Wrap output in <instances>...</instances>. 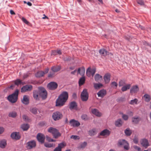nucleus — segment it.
Wrapping results in <instances>:
<instances>
[{
	"instance_id": "nucleus-1",
	"label": "nucleus",
	"mask_w": 151,
	"mask_h": 151,
	"mask_svg": "<svg viewBox=\"0 0 151 151\" xmlns=\"http://www.w3.org/2000/svg\"><path fill=\"white\" fill-rule=\"evenodd\" d=\"M68 93L67 92L64 91L58 97L56 101V106H62L68 100Z\"/></svg>"
},
{
	"instance_id": "nucleus-2",
	"label": "nucleus",
	"mask_w": 151,
	"mask_h": 151,
	"mask_svg": "<svg viewBox=\"0 0 151 151\" xmlns=\"http://www.w3.org/2000/svg\"><path fill=\"white\" fill-rule=\"evenodd\" d=\"M19 91L16 89L12 94L9 95L8 97V100L11 103H15L17 101Z\"/></svg>"
},
{
	"instance_id": "nucleus-3",
	"label": "nucleus",
	"mask_w": 151,
	"mask_h": 151,
	"mask_svg": "<svg viewBox=\"0 0 151 151\" xmlns=\"http://www.w3.org/2000/svg\"><path fill=\"white\" fill-rule=\"evenodd\" d=\"M48 131L52 133L55 138H57L61 136V134L58 130L54 128L50 127L48 129Z\"/></svg>"
},
{
	"instance_id": "nucleus-4",
	"label": "nucleus",
	"mask_w": 151,
	"mask_h": 151,
	"mask_svg": "<svg viewBox=\"0 0 151 151\" xmlns=\"http://www.w3.org/2000/svg\"><path fill=\"white\" fill-rule=\"evenodd\" d=\"M39 93V96H40L43 99H45L47 97V93L46 90L42 87L38 88Z\"/></svg>"
},
{
	"instance_id": "nucleus-5",
	"label": "nucleus",
	"mask_w": 151,
	"mask_h": 151,
	"mask_svg": "<svg viewBox=\"0 0 151 151\" xmlns=\"http://www.w3.org/2000/svg\"><path fill=\"white\" fill-rule=\"evenodd\" d=\"M81 98L83 101H86L88 100V94L87 89H84L83 90L81 93Z\"/></svg>"
},
{
	"instance_id": "nucleus-6",
	"label": "nucleus",
	"mask_w": 151,
	"mask_h": 151,
	"mask_svg": "<svg viewBox=\"0 0 151 151\" xmlns=\"http://www.w3.org/2000/svg\"><path fill=\"white\" fill-rule=\"evenodd\" d=\"M63 115L60 112L56 111L53 114L52 117L54 120L56 121L61 119Z\"/></svg>"
},
{
	"instance_id": "nucleus-7",
	"label": "nucleus",
	"mask_w": 151,
	"mask_h": 151,
	"mask_svg": "<svg viewBox=\"0 0 151 151\" xmlns=\"http://www.w3.org/2000/svg\"><path fill=\"white\" fill-rule=\"evenodd\" d=\"M140 142L142 145L146 148L150 145L148 140L145 138L142 139Z\"/></svg>"
},
{
	"instance_id": "nucleus-8",
	"label": "nucleus",
	"mask_w": 151,
	"mask_h": 151,
	"mask_svg": "<svg viewBox=\"0 0 151 151\" xmlns=\"http://www.w3.org/2000/svg\"><path fill=\"white\" fill-rule=\"evenodd\" d=\"M32 88V86L31 85H26L23 86L21 89L22 92L29 91H31Z\"/></svg>"
},
{
	"instance_id": "nucleus-9",
	"label": "nucleus",
	"mask_w": 151,
	"mask_h": 151,
	"mask_svg": "<svg viewBox=\"0 0 151 151\" xmlns=\"http://www.w3.org/2000/svg\"><path fill=\"white\" fill-rule=\"evenodd\" d=\"M58 86V84L56 83L51 82L48 84L47 87L49 89L53 90L56 89Z\"/></svg>"
},
{
	"instance_id": "nucleus-10",
	"label": "nucleus",
	"mask_w": 151,
	"mask_h": 151,
	"mask_svg": "<svg viewBox=\"0 0 151 151\" xmlns=\"http://www.w3.org/2000/svg\"><path fill=\"white\" fill-rule=\"evenodd\" d=\"M118 144L120 145H123L124 149L128 150L129 148L128 143L124 140L119 141Z\"/></svg>"
},
{
	"instance_id": "nucleus-11",
	"label": "nucleus",
	"mask_w": 151,
	"mask_h": 151,
	"mask_svg": "<svg viewBox=\"0 0 151 151\" xmlns=\"http://www.w3.org/2000/svg\"><path fill=\"white\" fill-rule=\"evenodd\" d=\"M37 138L39 142H41V143H43L44 142L45 136L43 134L40 133L38 134Z\"/></svg>"
},
{
	"instance_id": "nucleus-12",
	"label": "nucleus",
	"mask_w": 151,
	"mask_h": 151,
	"mask_svg": "<svg viewBox=\"0 0 151 151\" xmlns=\"http://www.w3.org/2000/svg\"><path fill=\"white\" fill-rule=\"evenodd\" d=\"M96 72V69H91L90 68H88L86 70V74L88 76H90L91 74L93 76Z\"/></svg>"
},
{
	"instance_id": "nucleus-13",
	"label": "nucleus",
	"mask_w": 151,
	"mask_h": 151,
	"mask_svg": "<svg viewBox=\"0 0 151 151\" xmlns=\"http://www.w3.org/2000/svg\"><path fill=\"white\" fill-rule=\"evenodd\" d=\"M99 52L101 55L104 56H106L107 55H109L110 54L112 55H113L111 53H109L104 48H102L100 49Z\"/></svg>"
},
{
	"instance_id": "nucleus-14",
	"label": "nucleus",
	"mask_w": 151,
	"mask_h": 151,
	"mask_svg": "<svg viewBox=\"0 0 151 151\" xmlns=\"http://www.w3.org/2000/svg\"><path fill=\"white\" fill-rule=\"evenodd\" d=\"M70 124L71 126L73 127H76L79 126L80 124L77 121H76L74 119L71 120L70 122Z\"/></svg>"
},
{
	"instance_id": "nucleus-15",
	"label": "nucleus",
	"mask_w": 151,
	"mask_h": 151,
	"mask_svg": "<svg viewBox=\"0 0 151 151\" xmlns=\"http://www.w3.org/2000/svg\"><path fill=\"white\" fill-rule=\"evenodd\" d=\"M11 137L13 139L16 140H18L20 139V136L19 132H14L11 134Z\"/></svg>"
},
{
	"instance_id": "nucleus-16",
	"label": "nucleus",
	"mask_w": 151,
	"mask_h": 151,
	"mask_svg": "<svg viewBox=\"0 0 151 151\" xmlns=\"http://www.w3.org/2000/svg\"><path fill=\"white\" fill-rule=\"evenodd\" d=\"M98 131L96 129L93 128L88 131V134L91 136H92L96 135Z\"/></svg>"
},
{
	"instance_id": "nucleus-17",
	"label": "nucleus",
	"mask_w": 151,
	"mask_h": 151,
	"mask_svg": "<svg viewBox=\"0 0 151 151\" xmlns=\"http://www.w3.org/2000/svg\"><path fill=\"white\" fill-rule=\"evenodd\" d=\"M110 133V131L107 129H105L102 131L100 133V135L105 136H109Z\"/></svg>"
},
{
	"instance_id": "nucleus-18",
	"label": "nucleus",
	"mask_w": 151,
	"mask_h": 151,
	"mask_svg": "<svg viewBox=\"0 0 151 151\" xmlns=\"http://www.w3.org/2000/svg\"><path fill=\"white\" fill-rule=\"evenodd\" d=\"M111 75L109 73L106 74L104 76V80L106 83H108L110 80Z\"/></svg>"
},
{
	"instance_id": "nucleus-19",
	"label": "nucleus",
	"mask_w": 151,
	"mask_h": 151,
	"mask_svg": "<svg viewBox=\"0 0 151 151\" xmlns=\"http://www.w3.org/2000/svg\"><path fill=\"white\" fill-rule=\"evenodd\" d=\"M65 146V145L63 142L59 144L58 146L55 148L54 151H61V148Z\"/></svg>"
},
{
	"instance_id": "nucleus-20",
	"label": "nucleus",
	"mask_w": 151,
	"mask_h": 151,
	"mask_svg": "<svg viewBox=\"0 0 151 151\" xmlns=\"http://www.w3.org/2000/svg\"><path fill=\"white\" fill-rule=\"evenodd\" d=\"M27 144L28 147L29 149H31L35 147L36 146V142L35 141H32L28 142Z\"/></svg>"
},
{
	"instance_id": "nucleus-21",
	"label": "nucleus",
	"mask_w": 151,
	"mask_h": 151,
	"mask_svg": "<svg viewBox=\"0 0 151 151\" xmlns=\"http://www.w3.org/2000/svg\"><path fill=\"white\" fill-rule=\"evenodd\" d=\"M91 111L92 113L96 116L100 117L102 115V114L96 109H92Z\"/></svg>"
},
{
	"instance_id": "nucleus-22",
	"label": "nucleus",
	"mask_w": 151,
	"mask_h": 151,
	"mask_svg": "<svg viewBox=\"0 0 151 151\" xmlns=\"http://www.w3.org/2000/svg\"><path fill=\"white\" fill-rule=\"evenodd\" d=\"M60 69V66L59 65L54 66L51 67V70L54 73H55L59 71Z\"/></svg>"
},
{
	"instance_id": "nucleus-23",
	"label": "nucleus",
	"mask_w": 151,
	"mask_h": 151,
	"mask_svg": "<svg viewBox=\"0 0 151 151\" xmlns=\"http://www.w3.org/2000/svg\"><path fill=\"white\" fill-rule=\"evenodd\" d=\"M6 145V141L5 139H2L0 140V147L2 148L5 147Z\"/></svg>"
},
{
	"instance_id": "nucleus-24",
	"label": "nucleus",
	"mask_w": 151,
	"mask_h": 151,
	"mask_svg": "<svg viewBox=\"0 0 151 151\" xmlns=\"http://www.w3.org/2000/svg\"><path fill=\"white\" fill-rule=\"evenodd\" d=\"M106 94V91L104 89L100 90L97 93V95L98 96L100 97L101 98L103 97Z\"/></svg>"
},
{
	"instance_id": "nucleus-25",
	"label": "nucleus",
	"mask_w": 151,
	"mask_h": 151,
	"mask_svg": "<svg viewBox=\"0 0 151 151\" xmlns=\"http://www.w3.org/2000/svg\"><path fill=\"white\" fill-rule=\"evenodd\" d=\"M22 103L26 105H27L29 103V99L27 95H24L23 97V99L22 100Z\"/></svg>"
},
{
	"instance_id": "nucleus-26",
	"label": "nucleus",
	"mask_w": 151,
	"mask_h": 151,
	"mask_svg": "<svg viewBox=\"0 0 151 151\" xmlns=\"http://www.w3.org/2000/svg\"><path fill=\"white\" fill-rule=\"evenodd\" d=\"M77 107V104L75 101L71 102L70 104L69 108L70 109H76Z\"/></svg>"
},
{
	"instance_id": "nucleus-27",
	"label": "nucleus",
	"mask_w": 151,
	"mask_h": 151,
	"mask_svg": "<svg viewBox=\"0 0 151 151\" xmlns=\"http://www.w3.org/2000/svg\"><path fill=\"white\" fill-rule=\"evenodd\" d=\"M85 68L84 67H83L81 68H79L78 70V73L81 75H83L85 73Z\"/></svg>"
},
{
	"instance_id": "nucleus-28",
	"label": "nucleus",
	"mask_w": 151,
	"mask_h": 151,
	"mask_svg": "<svg viewBox=\"0 0 151 151\" xmlns=\"http://www.w3.org/2000/svg\"><path fill=\"white\" fill-rule=\"evenodd\" d=\"M102 78V76L99 74H96L94 77L95 80L97 82L100 81Z\"/></svg>"
},
{
	"instance_id": "nucleus-29",
	"label": "nucleus",
	"mask_w": 151,
	"mask_h": 151,
	"mask_svg": "<svg viewBox=\"0 0 151 151\" xmlns=\"http://www.w3.org/2000/svg\"><path fill=\"white\" fill-rule=\"evenodd\" d=\"M39 95V91L36 90L34 91L33 93V96L36 99H38V96Z\"/></svg>"
},
{
	"instance_id": "nucleus-30",
	"label": "nucleus",
	"mask_w": 151,
	"mask_h": 151,
	"mask_svg": "<svg viewBox=\"0 0 151 151\" xmlns=\"http://www.w3.org/2000/svg\"><path fill=\"white\" fill-rule=\"evenodd\" d=\"M45 74L44 72L40 71L37 72V73L36 74V76L37 77H42Z\"/></svg>"
},
{
	"instance_id": "nucleus-31",
	"label": "nucleus",
	"mask_w": 151,
	"mask_h": 151,
	"mask_svg": "<svg viewBox=\"0 0 151 151\" xmlns=\"http://www.w3.org/2000/svg\"><path fill=\"white\" fill-rule=\"evenodd\" d=\"M143 98L145 101L147 102H149L150 101L151 98L150 96L147 94H145L143 96Z\"/></svg>"
},
{
	"instance_id": "nucleus-32",
	"label": "nucleus",
	"mask_w": 151,
	"mask_h": 151,
	"mask_svg": "<svg viewBox=\"0 0 151 151\" xmlns=\"http://www.w3.org/2000/svg\"><path fill=\"white\" fill-rule=\"evenodd\" d=\"M44 145L45 147L48 148H50L51 147H54L55 146V144L48 143H45L44 144Z\"/></svg>"
},
{
	"instance_id": "nucleus-33",
	"label": "nucleus",
	"mask_w": 151,
	"mask_h": 151,
	"mask_svg": "<svg viewBox=\"0 0 151 151\" xmlns=\"http://www.w3.org/2000/svg\"><path fill=\"white\" fill-rule=\"evenodd\" d=\"M21 128L24 131L27 130L29 128V126L27 124H24L22 125Z\"/></svg>"
},
{
	"instance_id": "nucleus-34",
	"label": "nucleus",
	"mask_w": 151,
	"mask_h": 151,
	"mask_svg": "<svg viewBox=\"0 0 151 151\" xmlns=\"http://www.w3.org/2000/svg\"><path fill=\"white\" fill-rule=\"evenodd\" d=\"M115 124L116 126H121L122 124V120L120 119H118L115 122Z\"/></svg>"
},
{
	"instance_id": "nucleus-35",
	"label": "nucleus",
	"mask_w": 151,
	"mask_h": 151,
	"mask_svg": "<svg viewBox=\"0 0 151 151\" xmlns=\"http://www.w3.org/2000/svg\"><path fill=\"white\" fill-rule=\"evenodd\" d=\"M130 87V84L127 85L123 86L121 90L123 91H126V90H127L128 89H129Z\"/></svg>"
},
{
	"instance_id": "nucleus-36",
	"label": "nucleus",
	"mask_w": 151,
	"mask_h": 151,
	"mask_svg": "<svg viewBox=\"0 0 151 151\" xmlns=\"http://www.w3.org/2000/svg\"><path fill=\"white\" fill-rule=\"evenodd\" d=\"M85 78L84 77H82L79 79V84L80 86L83 85L85 81Z\"/></svg>"
},
{
	"instance_id": "nucleus-37",
	"label": "nucleus",
	"mask_w": 151,
	"mask_h": 151,
	"mask_svg": "<svg viewBox=\"0 0 151 151\" xmlns=\"http://www.w3.org/2000/svg\"><path fill=\"white\" fill-rule=\"evenodd\" d=\"M94 88L95 89H99L101 87L103 86V85L101 83H94L93 84Z\"/></svg>"
},
{
	"instance_id": "nucleus-38",
	"label": "nucleus",
	"mask_w": 151,
	"mask_h": 151,
	"mask_svg": "<svg viewBox=\"0 0 151 151\" xmlns=\"http://www.w3.org/2000/svg\"><path fill=\"white\" fill-rule=\"evenodd\" d=\"M139 91V88L137 85L133 86V93H137Z\"/></svg>"
},
{
	"instance_id": "nucleus-39",
	"label": "nucleus",
	"mask_w": 151,
	"mask_h": 151,
	"mask_svg": "<svg viewBox=\"0 0 151 151\" xmlns=\"http://www.w3.org/2000/svg\"><path fill=\"white\" fill-rule=\"evenodd\" d=\"M125 134L127 136L130 135L132 133V131L129 128L127 129L124 131Z\"/></svg>"
},
{
	"instance_id": "nucleus-40",
	"label": "nucleus",
	"mask_w": 151,
	"mask_h": 151,
	"mask_svg": "<svg viewBox=\"0 0 151 151\" xmlns=\"http://www.w3.org/2000/svg\"><path fill=\"white\" fill-rule=\"evenodd\" d=\"M140 120V119L139 117L133 118V123L137 124Z\"/></svg>"
},
{
	"instance_id": "nucleus-41",
	"label": "nucleus",
	"mask_w": 151,
	"mask_h": 151,
	"mask_svg": "<svg viewBox=\"0 0 151 151\" xmlns=\"http://www.w3.org/2000/svg\"><path fill=\"white\" fill-rule=\"evenodd\" d=\"M30 111L34 114H36L37 113V109L35 108H30Z\"/></svg>"
},
{
	"instance_id": "nucleus-42",
	"label": "nucleus",
	"mask_w": 151,
	"mask_h": 151,
	"mask_svg": "<svg viewBox=\"0 0 151 151\" xmlns=\"http://www.w3.org/2000/svg\"><path fill=\"white\" fill-rule=\"evenodd\" d=\"M17 116V113L15 112H12L9 113V116L12 117H15Z\"/></svg>"
},
{
	"instance_id": "nucleus-43",
	"label": "nucleus",
	"mask_w": 151,
	"mask_h": 151,
	"mask_svg": "<svg viewBox=\"0 0 151 151\" xmlns=\"http://www.w3.org/2000/svg\"><path fill=\"white\" fill-rule=\"evenodd\" d=\"M22 83V81L19 79H17L14 81L15 85L18 86V85L21 84Z\"/></svg>"
},
{
	"instance_id": "nucleus-44",
	"label": "nucleus",
	"mask_w": 151,
	"mask_h": 151,
	"mask_svg": "<svg viewBox=\"0 0 151 151\" xmlns=\"http://www.w3.org/2000/svg\"><path fill=\"white\" fill-rule=\"evenodd\" d=\"M137 3L141 6H144L145 5L144 1L142 0H137Z\"/></svg>"
},
{
	"instance_id": "nucleus-45",
	"label": "nucleus",
	"mask_w": 151,
	"mask_h": 151,
	"mask_svg": "<svg viewBox=\"0 0 151 151\" xmlns=\"http://www.w3.org/2000/svg\"><path fill=\"white\" fill-rule=\"evenodd\" d=\"M70 138L71 139H73L74 140L79 139H80V137L78 136L75 135H72L71 136Z\"/></svg>"
},
{
	"instance_id": "nucleus-46",
	"label": "nucleus",
	"mask_w": 151,
	"mask_h": 151,
	"mask_svg": "<svg viewBox=\"0 0 151 151\" xmlns=\"http://www.w3.org/2000/svg\"><path fill=\"white\" fill-rule=\"evenodd\" d=\"M87 145V142H84L83 143H81L80 145V147L81 148H84Z\"/></svg>"
},
{
	"instance_id": "nucleus-47",
	"label": "nucleus",
	"mask_w": 151,
	"mask_h": 151,
	"mask_svg": "<svg viewBox=\"0 0 151 151\" xmlns=\"http://www.w3.org/2000/svg\"><path fill=\"white\" fill-rule=\"evenodd\" d=\"M125 81L124 80H121L119 83V86H122L125 84Z\"/></svg>"
},
{
	"instance_id": "nucleus-48",
	"label": "nucleus",
	"mask_w": 151,
	"mask_h": 151,
	"mask_svg": "<svg viewBox=\"0 0 151 151\" xmlns=\"http://www.w3.org/2000/svg\"><path fill=\"white\" fill-rule=\"evenodd\" d=\"M133 140L135 144H137L138 142V138L137 136H135Z\"/></svg>"
},
{
	"instance_id": "nucleus-49",
	"label": "nucleus",
	"mask_w": 151,
	"mask_h": 151,
	"mask_svg": "<svg viewBox=\"0 0 151 151\" xmlns=\"http://www.w3.org/2000/svg\"><path fill=\"white\" fill-rule=\"evenodd\" d=\"M81 119L84 120H86L88 119V118L87 115L86 114H83L81 116Z\"/></svg>"
},
{
	"instance_id": "nucleus-50",
	"label": "nucleus",
	"mask_w": 151,
	"mask_h": 151,
	"mask_svg": "<svg viewBox=\"0 0 151 151\" xmlns=\"http://www.w3.org/2000/svg\"><path fill=\"white\" fill-rule=\"evenodd\" d=\"M55 73H54L52 71V72H50L48 75V77L49 78H52L54 77L55 76Z\"/></svg>"
},
{
	"instance_id": "nucleus-51",
	"label": "nucleus",
	"mask_w": 151,
	"mask_h": 151,
	"mask_svg": "<svg viewBox=\"0 0 151 151\" xmlns=\"http://www.w3.org/2000/svg\"><path fill=\"white\" fill-rule=\"evenodd\" d=\"M22 19L23 22L26 24H28L29 23V22L24 17H22Z\"/></svg>"
},
{
	"instance_id": "nucleus-52",
	"label": "nucleus",
	"mask_w": 151,
	"mask_h": 151,
	"mask_svg": "<svg viewBox=\"0 0 151 151\" xmlns=\"http://www.w3.org/2000/svg\"><path fill=\"white\" fill-rule=\"evenodd\" d=\"M122 118L124 120H127L128 118V117L127 115L125 114H123L122 115Z\"/></svg>"
},
{
	"instance_id": "nucleus-53",
	"label": "nucleus",
	"mask_w": 151,
	"mask_h": 151,
	"mask_svg": "<svg viewBox=\"0 0 151 151\" xmlns=\"http://www.w3.org/2000/svg\"><path fill=\"white\" fill-rule=\"evenodd\" d=\"M143 44L146 46H148L151 47V45L148 43L146 41L143 42Z\"/></svg>"
},
{
	"instance_id": "nucleus-54",
	"label": "nucleus",
	"mask_w": 151,
	"mask_h": 151,
	"mask_svg": "<svg viewBox=\"0 0 151 151\" xmlns=\"http://www.w3.org/2000/svg\"><path fill=\"white\" fill-rule=\"evenodd\" d=\"M23 118L26 121H28V117L25 115H24L22 116Z\"/></svg>"
},
{
	"instance_id": "nucleus-55",
	"label": "nucleus",
	"mask_w": 151,
	"mask_h": 151,
	"mask_svg": "<svg viewBox=\"0 0 151 151\" xmlns=\"http://www.w3.org/2000/svg\"><path fill=\"white\" fill-rule=\"evenodd\" d=\"M134 147L135 150H137L138 151H140L141 150L140 148L139 147L134 146Z\"/></svg>"
},
{
	"instance_id": "nucleus-56",
	"label": "nucleus",
	"mask_w": 151,
	"mask_h": 151,
	"mask_svg": "<svg viewBox=\"0 0 151 151\" xmlns=\"http://www.w3.org/2000/svg\"><path fill=\"white\" fill-rule=\"evenodd\" d=\"M51 55H57V50H54L52 51V52Z\"/></svg>"
},
{
	"instance_id": "nucleus-57",
	"label": "nucleus",
	"mask_w": 151,
	"mask_h": 151,
	"mask_svg": "<svg viewBox=\"0 0 151 151\" xmlns=\"http://www.w3.org/2000/svg\"><path fill=\"white\" fill-rule=\"evenodd\" d=\"M111 84L113 86H114L115 87H117V86H118L117 83L115 82H112Z\"/></svg>"
},
{
	"instance_id": "nucleus-58",
	"label": "nucleus",
	"mask_w": 151,
	"mask_h": 151,
	"mask_svg": "<svg viewBox=\"0 0 151 151\" xmlns=\"http://www.w3.org/2000/svg\"><path fill=\"white\" fill-rule=\"evenodd\" d=\"M72 96L73 98L75 99H76L77 97L76 94L75 93H73V94Z\"/></svg>"
},
{
	"instance_id": "nucleus-59",
	"label": "nucleus",
	"mask_w": 151,
	"mask_h": 151,
	"mask_svg": "<svg viewBox=\"0 0 151 151\" xmlns=\"http://www.w3.org/2000/svg\"><path fill=\"white\" fill-rule=\"evenodd\" d=\"M4 131V129L2 127H0V134L2 133Z\"/></svg>"
},
{
	"instance_id": "nucleus-60",
	"label": "nucleus",
	"mask_w": 151,
	"mask_h": 151,
	"mask_svg": "<svg viewBox=\"0 0 151 151\" xmlns=\"http://www.w3.org/2000/svg\"><path fill=\"white\" fill-rule=\"evenodd\" d=\"M138 27L141 29L142 30H144L145 29V28L144 27L142 26L141 25H139Z\"/></svg>"
},
{
	"instance_id": "nucleus-61",
	"label": "nucleus",
	"mask_w": 151,
	"mask_h": 151,
	"mask_svg": "<svg viewBox=\"0 0 151 151\" xmlns=\"http://www.w3.org/2000/svg\"><path fill=\"white\" fill-rule=\"evenodd\" d=\"M15 87V85L14 84H12L11 85V86L8 87L9 88H10L12 89H13Z\"/></svg>"
},
{
	"instance_id": "nucleus-62",
	"label": "nucleus",
	"mask_w": 151,
	"mask_h": 151,
	"mask_svg": "<svg viewBox=\"0 0 151 151\" xmlns=\"http://www.w3.org/2000/svg\"><path fill=\"white\" fill-rule=\"evenodd\" d=\"M138 100L137 99H135L133 100V103H134L136 104H137Z\"/></svg>"
},
{
	"instance_id": "nucleus-63",
	"label": "nucleus",
	"mask_w": 151,
	"mask_h": 151,
	"mask_svg": "<svg viewBox=\"0 0 151 151\" xmlns=\"http://www.w3.org/2000/svg\"><path fill=\"white\" fill-rule=\"evenodd\" d=\"M57 50V55L58 54L59 55H60L61 54L62 52L60 50Z\"/></svg>"
},
{
	"instance_id": "nucleus-64",
	"label": "nucleus",
	"mask_w": 151,
	"mask_h": 151,
	"mask_svg": "<svg viewBox=\"0 0 151 151\" xmlns=\"http://www.w3.org/2000/svg\"><path fill=\"white\" fill-rule=\"evenodd\" d=\"M49 69L48 68H47L45 69V72H44L45 73V74H46L49 71Z\"/></svg>"
}]
</instances>
